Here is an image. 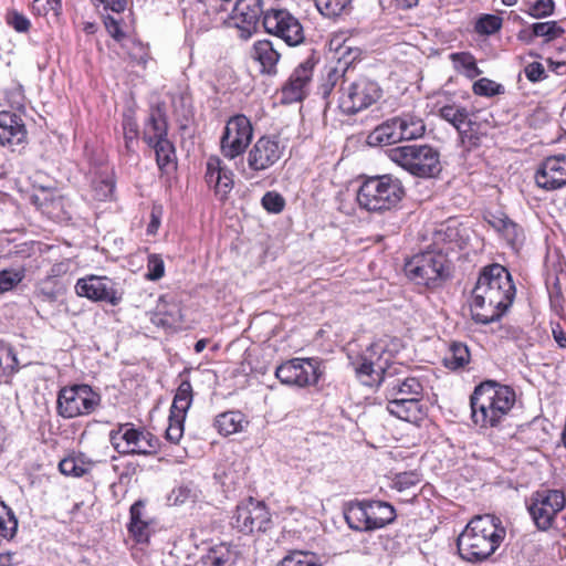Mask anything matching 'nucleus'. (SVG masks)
<instances>
[{
	"label": "nucleus",
	"instance_id": "nucleus-6",
	"mask_svg": "<svg viewBox=\"0 0 566 566\" xmlns=\"http://www.w3.org/2000/svg\"><path fill=\"white\" fill-rule=\"evenodd\" d=\"M406 275L418 285L436 289L450 276L446 255L441 250H421L405 263Z\"/></svg>",
	"mask_w": 566,
	"mask_h": 566
},
{
	"label": "nucleus",
	"instance_id": "nucleus-64",
	"mask_svg": "<svg viewBox=\"0 0 566 566\" xmlns=\"http://www.w3.org/2000/svg\"><path fill=\"white\" fill-rule=\"evenodd\" d=\"M536 38V35H533V23L530 28L521 30L517 34V39L526 44L533 43Z\"/></svg>",
	"mask_w": 566,
	"mask_h": 566
},
{
	"label": "nucleus",
	"instance_id": "nucleus-2",
	"mask_svg": "<svg viewBox=\"0 0 566 566\" xmlns=\"http://www.w3.org/2000/svg\"><path fill=\"white\" fill-rule=\"evenodd\" d=\"M505 534L497 517L490 514L478 515L458 536L459 555L471 563L486 560L500 547Z\"/></svg>",
	"mask_w": 566,
	"mask_h": 566
},
{
	"label": "nucleus",
	"instance_id": "nucleus-60",
	"mask_svg": "<svg viewBox=\"0 0 566 566\" xmlns=\"http://www.w3.org/2000/svg\"><path fill=\"white\" fill-rule=\"evenodd\" d=\"M94 7H102L105 11L120 13L126 9L127 0H91Z\"/></svg>",
	"mask_w": 566,
	"mask_h": 566
},
{
	"label": "nucleus",
	"instance_id": "nucleus-33",
	"mask_svg": "<svg viewBox=\"0 0 566 566\" xmlns=\"http://www.w3.org/2000/svg\"><path fill=\"white\" fill-rule=\"evenodd\" d=\"M249 424L241 411H226L217 416L214 427L223 436H230L243 431Z\"/></svg>",
	"mask_w": 566,
	"mask_h": 566
},
{
	"label": "nucleus",
	"instance_id": "nucleus-25",
	"mask_svg": "<svg viewBox=\"0 0 566 566\" xmlns=\"http://www.w3.org/2000/svg\"><path fill=\"white\" fill-rule=\"evenodd\" d=\"M421 400L422 398H388L387 410L403 421L418 424L426 416Z\"/></svg>",
	"mask_w": 566,
	"mask_h": 566
},
{
	"label": "nucleus",
	"instance_id": "nucleus-57",
	"mask_svg": "<svg viewBox=\"0 0 566 566\" xmlns=\"http://www.w3.org/2000/svg\"><path fill=\"white\" fill-rule=\"evenodd\" d=\"M262 207L270 213H280L285 208L284 197L276 191H268L261 199Z\"/></svg>",
	"mask_w": 566,
	"mask_h": 566
},
{
	"label": "nucleus",
	"instance_id": "nucleus-55",
	"mask_svg": "<svg viewBox=\"0 0 566 566\" xmlns=\"http://www.w3.org/2000/svg\"><path fill=\"white\" fill-rule=\"evenodd\" d=\"M103 22L107 33L120 45L128 40L123 30V20L115 19L107 14L103 17Z\"/></svg>",
	"mask_w": 566,
	"mask_h": 566
},
{
	"label": "nucleus",
	"instance_id": "nucleus-14",
	"mask_svg": "<svg viewBox=\"0 0 566 566\" xmlns=\"http://www.w3.org/2000/svg\"><path fill=\"white\" fill-rule=\"evenodd\" d=\"M380 94L376 82L361 77L342 87L338 106L345 114H356L373 105Z\"/></svg>",
	"mask_w": 566,
	"mask_h": 566
},
{
	"label": "nucleus",
	"instance_id": "nucleus-48",
	"mask_svg": "<svg viewBox=\"0 0 566 566\" xmlns=\"http://www.w3.org/2000/svg\"><path fill=\"white\" fill-rule=\"evenodd\" d=\"M24 269H4L0 271V294L13 290L23 279Z\"/></svg>",
	"mask_w": 566,
	"mask_h": 566
},
{
	"label": "nucleus",
	"instance_id": "nucleus-51",
	"mask_svg": "<svg viewBox=\"0 0 566 566\" xmlns=\"http://www.w3.org/2000/svg\"><path fill=\"white\" fill-rule=\"evenodd\" d=\"M554 10L555 2L553 0H535L528 3L524 12L533 19H543L552 15Z\"/></svg>",
	"mask_w": 566,
	"mask_h": 566
},
{
	"label": "nucleus",
	"instance_id": "nucleus-26",
	"mask_svg": "<svg viewBox=\"0 0 566 566\" xmlns=\"http://www.w3.org/2000/svg\"><path fill=\"white\" fill-rule=\"evenodd\" d=\"M27 138L25 126L20 116L11 112H0V145L13 147Z\"/></svg>",
	"mask_w": 566,
	"mask_h": 566
},
{
	"label": "nucleus",
	"instance_id": "nucleus-61",
	"mask_svg": "<svg viewBox=\"0 0 566 566\" xmlns=\"http://www.w3.org/2000/svg\"><path fill=\"white\" fill-rule=\"evenodd\" d=\"M525 76L531 82H538L545 77V69L539 62H532L524 69Z\"/></svg>",
	"mask_w": 566,
	"mask_h": 566
},
{
	"label": "nucleus",
	"instance_id": "nucleus-63",
	"mask_svg": "<svg viewBox=\"0 0 566 566\" xmlns=\"http://www.w3.org/2000/svg\"><path fill=\"white\" fill-rule=\"evenodd\" d=\"M138 134V127L137 124L133 120H126L124 123V135L126 139V145L129 147V143L136 139Z\"/></svg>",
	"mask_w": 566,
	"mask_h": 566
},
{
	"label": "nucleus",
	"instance_id": "nucleus-49",
	"mask_svg": "<svg viewBox=\"0 0 566 566\" xmlns=\"http://www.w3.org/2000/svg\"><path fill=\"white\" fill-rule=\"evenodd\" d=\"M279 566H322L313 554L302 551H294L287 554Z\"/></svg>",
	"mask_w": 566,
	"mask_h": 566
},
{
	"label": "nucleus",
	"instance_id": "nucleus-24",
	"mask_svg": "<svg viewBox=\"0 0 566 566\" xmlns=\"http://www.w3.org/2000/svg\"><path fill=\"white\" fill-rule=\"evenodd\" d=\"M485 221L503 238L504 243L511 247L521 245L524 242L523 230L509 217L501 212H488Z\"/></svg>",
	"mask_w": 566,
	"mask_h": 566
},
{
	"label": "nucleus",
	"instance_id": "nucleus-19",
	"mask_svg": "<svg viewBox=\"0 0 566 566\" xmlns=\"http://www.w3.org/2000/svg\"><path fill=\"white\" fill-rule=\"evenodd\" d=\"M75 289L80 296L95 302L117 305L122 301V293L114 287V283L111 280L104 276L90 275L80 279L76 282Z\"/></svg>",
	"mask_w": 566,
	"mask_h": 566
},
{
	"label": "nucleus",
	"instance_id": "nucleus-41",
	"mask_svg": "<svg viewBox=\"0 0 566 566\" xmlns=\"http://www.w3.org/2000/svg\"><path fill=\"white\" fill-rule=\"evenodd\" d=\"M454 69L468 78H474L482 74L478 67L474 56L469 52H457L450 54Z\"/></svg>",
	"mask_w": 566,
	"mask_h": 566
},
{
	"label": "nucleus",
	"instance_id": "nucleus-50",
	"mask_svg": "<svg viewBox=\"0 0 566 566\" xmlns=\"http://www.w3.org/2000/svg\"><path fill=\"white\" fill-rule=\"evenodd\" d=\"M457 132L459 133L460 142L465 149L470 150L480 145V135L474 119L471 120V124H465V126L457 129Z\"/></svg>",
	"mask_w": 566,
	"mask_h": 566
},
{
	"label": "nucleus",
	"instance_id": "nucleus-9",
	"mask_svg": "<svg viewBox=\"0 0 566 566\" xmlns=\"http://www.w3.org/2000/svg\"><path fill=\"white\" fill-rule=\"evenodd\" d=\"M385 346L380 343L371 344L366 352L352 363L357 378L366 386L386 382L392 377L396 368L387 367L388 359H382Z\"/></svg>",
	"mask_w": 566,
	"mask_h": 566
},
{
	"label": "nucleus",
	"instance_id": "nucleus-27",
	"mask_svg": "<svg viewBox=\"0 0 566 566\" xmlns=\"http://www.w3.org/2000/svg\"><path fill=\"white\" fill-rule=\"evenodd\" d=\"M239 558V551L229 543H219L209 547L200 557L198 566H234Z\"/></svg>",
	"mask_w": 566,
	"mask_h": 566
},
{
	"label": "nucleus",
	"instance_id": "nucleus-43",
	"mask_svg": "<svg viewBox=\"0 0 566 566\" xmlns=\"http://www.w3.org/2000/svg\"><path fill=\"white\" fill-rule=\"evenodd\" d=\"M134 65L146 69L148 61L150 60L149 49L147 45L135 39H128L120 45Z\"/></svg>",
	"mask_w": 566,
	"mask_h": 566
},
{
	"label": "nucleus",
	"instance_id": "nucleus-11",
	"mask_svg": "<svg viewBox=\"0 0 566 566\" xmlns=\"http://www.w3.org/2000/svg\"><path fill=\"white\" fill-rule=\"evenodd\" d=\"M565 504L566 499L563 491L543 489L532 494L527 509L536 527L547 531Z\"/></svg>",
	"mask_w": 566,
	"mask_h": 566
},
{
	"label": "nucleus",
	"instance_id": "nucleus-32",
	"mask_svg": "<svg viewBox=\"0 0 566 566\" xmlns=\"http://www.w3.org/2000/svg\"><path fill=\"white\" fill-rule=\"evenodd\" d=\"M144 503L137 501L130 506L129 511L130 522L128 531L138 543L148 542L151 532L149 522L144 516Z\"/></svg>",
	"mask_w": 566,
	"mask_h": 566
},
{
	"label": "nucleus",
	"instance_id": "nucleus-13",
	"mask_svg": "<svg viewBox=\"0 0 566 566\" xmlns=\"http://www.w3.org/2000/svg\"><path fill=\"white\" fill-rule=\"evenodd\" d=\"M112 446L122 454H151L158 447L157 439L149 432L136 429L129 423L120 424L109 434Z\"/></svg>",
	"mask_w": 566,
	"mask_h": 566
},
{
	"label": "nucleus",
	"instance_id": "nucleus-10",
	"mask_svg": "<svg viewBox=\"0 0 566 566\" xmlns=\"http://www.w3.org/2000/svg\"><path fill=\"white\" fill-rule=\"evenodd\" d=\"M253 133L251 120L245 115L231 116L220 137L221 155L229 160L242 156L252 142Z\"/></svg>",
	"mask_w": 566,
	"mask_h": 566
},
{
	"label": "nucleus",
	"instance_id": "nucleus-35",
	"mask_svg": "<svg viewBox=\"0 0 566 566\" xmlns=\"http://www.w3.org/2000/svg\"><path fill=\"white\" fill-rule=\"evenodd\" d=\"M32 202L49 218L57 221L64 219L63 200L61 197H54L51 192L43 190L40 195L32 196Z\"/></svg>",
	"mask_w": 566,
	"mask_h": 566
},
{
	"label": "nucleus",
	"instance_id": "nucleus-17",
	"mask_svg": "<svg viewBox=\"0 0 566 566\" xmlns=\"http://www.w3.org/2000/svg\"><path fill=\"white\" fill-rule=\"evenodd\" d=\"M276 378L285 385L306 387L315 385L319 378L317 361L312 358H293L275 369Z\"/></svg>",
	"mask_w": 566,
	"mask_h": 566
},
{
	"label": "nucleus",
	"instance_id": "nucleus-12",
	"mask_svg": "<svg viewBox=\"0 0 566 566\" xmlns=\"http://www.w3.org/2000/svg\"><path fill=\"white\" fill-rule=\"evenodd\" d=\"M265 31L282 39L287 45L296 46L304 42V29L300 20L285 9H269L263 13Z\"/></svg>",
	"mask_w": 566,
	"mask_h": 566
},
{
	"label": "nucleus",
	"instance_id": "nucleus-1",
	"mask_svg": "<svg viewBox=\"0 0 566 566\" xmlns=\"http://www.w3.org/2000/svg\"><path fill=\"white\" fill-rule=\"evenodd\" d=\"M514 296L515 286L504 266L492 264L484 268L472 291V318L484 325L500 319L512 305Z\"/></svg>",
	"mask_w": 566,
	"mask_h": 566
},
{
	"label": "nucleus",
	"instance_id": "nucleus-4",
	"mask_svg": "<svg viewBox=\"0 0 566 566\" xmlns=\"http://www.w3.org/2000/svg\"><path fill=\"white\" fill-rule=\"evenodd\" d=\"M405 195L401 181L389 175L366 179L357 191V202L369 212H385L396 208Z\"/></svg>",
	"mask_w": 566,
	"mask_h": 566
},
{
	"label": "nucleus",
	"instance_id": "nucleus-30",
	"mask_svg": "<svg viewBox=\"0 0 566 566\" xmlns=\"http://www.w3.org/2000/svg\"><path fill=\"white\" fill-rule=\"evenodd\" d=\"M465 232L467 229H461L459 227L448 226L446 228H441L432 233V243L428 244L426 248H439L442 245H448L449 248H463L470 244L469 237Z\"/></svg>",
	"mask_w": 566,
	"mask_h": 566
},
{
	"label": "nucleus",
	"instance_id": "nucleus-34",
	"mask_svg": "<svg viewBox=\"0 0 566 566\" xmlns=\"http://www.w3.org/2000/svg\"><path fill=\"white\" fill-rule=\"evenodd\" d=\"M115 181L113 171L108 168L95 172L92 180V196L97 201H106L114 195Z\"/></svg>",
	"mask_w": 566,
	"mask_h": 566
},
{
	"label": "nucleus",
	"instance_id": "nucleus-56",
	"mask_svg": "<svg viewBox=\"0 0 566 566\" xmlns=\"http://www.w3.org/2000/svg\"><path fill=\"white\" fill-rule=\"evenodd\" d=\"M18 360L12 348L0 342V373L11 374L15 370Z\"/></svg>",
	"mask_w": 566,
	"mask_h": 566
},
{
	"label": "nucleus",
	"instance_id": "nucleus-53",
	"mask_svg": "<svg viewBox=\"0 0 566 566\" xmlns=\"http://www.w3.org/2000/svg\"><path fill=\"white\" fill-rule=\"evenodd\" d=\"M472 88H473V93L475 95L488 96V97L499 95L504 92V88L501 84H499L490 78H486V77H482V78L478 80L473 84Z\"/></svg>",
	"mask_w": 566,
	"mask_h": 566
},
{
	"label": "nucleus",
	"instance_id": "nucleus-16",
	"mask_svg": "<svg viewBox=\"0 0 566 566\" xmlns=\"http://www.w3.org/2000/svg\"><path fill=\"white\" fill-rule=\"evenodd\" d=\"M271 523V515L264 503L249 499L237 506L232 526L244 534L265 532Z\"/></svg>",
	"mask_w": 566,
	"mask_h": 566
},
{
	"label": "nucleus",
	"instance_id": "nucleus-45",
	"mask_svg": "<svg viewBox=\"0 0 566 566\" xmlns=\"http://www.w3.org/2000/svg\"><path fill=\"white\" fill-rule=\"evenodd\" d=\"M18 528V520L13 512L0 501V543L10 541Z\"/></svg>",
	"mask_w": 566,
	"mask_h": 566
},
{
	"label": "nucleus",
	"instance_id": "nucleus-28",
	"mask_svg": "<svg viewBox=\"0 0 566 566\" xmlns=\"http://www.w3.org/2000/svg\"><path fill=\"white\" fill-rule=\"evenodd\" d=\"M251 57L261 66L262 73L274 74L281 54L269 40H260L252 45Z\"/></svg>",
	"mask_w": 566,
	"mask_h": 566
},
{
	"label": "nucleus",
	"instance_id": "nucleus-44",
	"mask_svg": "<svg viewBox=\"0 0 566 566\" xmlns=\"http://www.w3.org/2000/svg\"><path fill=\"white\" fill-rule=\"evenodd\" d=\"M565 29L558 21L551 20L533 23V35L543 38L545 43H549L565 34Z\"/></svg>",
	"mask_w": 566,
	"mask_h": 566
},
{
	"label": "nucleus",
	"instance_id": "nucleus-7",
	"mask_svg": "<svg viewBox=\"0 0 566 566\" xmlns=\"http://www.w3.org/2000/svg\"><path fill=\"white\" fill-rule=\"evenodd\" d=\"M388 158L417 177H433L440 170V154L430 145H407L388 150Z\"/></svg>",
	"mask_w": 566,
	"mask_h": 566
},
{
	"label": "nucleus",
	"instance_id": "nucleus-36",
	"mask_svg": "<svg viewBox=\"0 0 566 566\" xmlns=\"http://www.w3.org/2000/svg\"><path fill=\"white\" fill-rule=\"evenodd\" d=\"M367 511V501L349 503L344 512L348 526L355 531L370 532Z\"/></svg>",
	"mask_w": 566,
	"mask_h": 566
},
{
	"label": "nucleus",
	"instance_id": "nucleus-15",
	"mask_svg": "<svg viewBox=\"0 0 566 566\" xmlns=\"http://www.w3.org/2000/svg\"><path fill=\"white\" fill-rule=\"evenodd\" d=\"M284 145L276 136H261L247 154V164L253 174H260L273 167L284 154Z\"/></svg>",
	"mask_w": 566,
	"mask_h": 566
},
{
	"label": "nucleus",
	"instance_id": "nucleus-22",
	"mask_svg": "<svg viewBox=\"0 0 566 566\" xmlns=\"http://www.w3.org/2000/svg\"><path fill=\"white\" fill-rule=\"evenodd\" d=\"M259 0H238L228 20V25L239 29L243 36H250L262 14Z\"/></svg>",
	"mask_w": 566,
	"mask_h": 566
},
{
	"label": "nucleus",
	"instance_id": "nucleus-52",
	"mask_svg": "<svg viewBox=\"0 0 566 566\" xmlns=\"http://www.w3.org/2000/svg\"><path fill=\"white\" fill-rule=\"evenodd\" d=\"M502 27V18L494 14H483L475 23V31L480 34L491 35L496 33Z\"/></svg>",
	"mask_w": 566,
	"mask_h": 566
},
{
	"label": "nucleus",
	"instance_id": "nucleus-58",
	"mask_svg": "<svg viewBox=\"0 0 566 566\" xmlns=\"http://www.w3.org/2000/svg\"><path fill=\"white\" fill-rule=\"evenodd\" d=\"M165 274V262L159 254H149L147 262V272L145 279L148 281H158Z\"/></svg>",
	"mask_w": 566,
	"mask_h": 566
},
{
	"label": "nucleus",
	"instance_id": "nucleus-62",
	"mask_svg": "<svg viewBox=\"0 0 566 566\" xmlns=\"http://www.w3.org/2000/svg\"><path fill=\"white\" fill-rule=\"evenodd\" d=\"M163 216V208L160 206H154L150 212V221L147 227L148 234H155L160 226Z\"/></svg>",
	"mask_w": 566,
	"mask_h": 566
},
{
	"label": "nucleus",
	"instance_id": "nucleus-29",
	"mask_svg": "<svg viewBox=\"0 0 566 566\" xmlns=\"http://www.w3.org/2000/svg\"><path fill=\"white\" fill-rule=\"evenodd\" d=\"M423 385L419 378H395L387 384V398H422Z\"/></svg>",
	"mask_w": 566,
	"mask_h": 566
},
{
	"label": "nucleus",
	"instance_id": "nucleus-21",
	"mask_svg": "<svg viewBox=\"0 0 566 566\" xmlns=\"http://www.w3.org/2000/svg\"><path fill=\"white\" fill-rule=\"evenodd\" d=\"M536 185L547 191L566 186V155L547 157L535 174Z\"/></svg>",
	"mask_w": 566,
	"mask_h": 566
},
{
	"label": "nucleus",
	"instance_id": "nucleus-37",
	"mask_svg": "<svg viewBox=\"0 0 566 566\" xmlns=\"http://www.w3.org/2000/svg\"><path fill=\"white\" fill-rule=\"evenodd\" d=\"M167 137V122L160 109L151 111L144 128V140L148 145Z\"/></svg>",
	"mask_w": 566,
	"mask_h": 566
},
{
	"label": "nucleus",
	"instance_id": "nucleus-39",
	"mask_svg": "<svg viewBox=\"0 0 566 566\" xmlns=\"http://www.w3.org/2000/svg\"><path fill=\"white\" fill-rule=\"evenodd\" d=\"M438 114L455 129H460L462 126H465V124H471V120L473 119L464 106L455 103L441 106Z\"/></svg>",
	"mask_w": 566,
	"mask_h": 566
},
{
	"label": "nucleus",
	"instance_id": "nucleus-40",
	"mask_svg": "<svg viewBox=\"0 0 566 566\" xmlns=\"http://www.w3.org/2000/svg\"><path fill=\"white\" fill-rule=\"evenodd\" d=\"M156 317L158 324L167 327L175 326L182 321L180 306L177 303H168L165 298H160L157 305Z\"/></svg>",
	"mask_w": 566,
	"mask_h": 566
},
{
	"label": "nucleus",
	"instance_id": "nucleus-46",
	"mask_svg": "<svg viewBox=\"0 0 566 566\" xmlns=\"http://www.w3.org/2000/svg\"><path fill=\"white\" fill-rule=\"evenodd\" d=\"M317 10L327 18H336L352 9L353 0H314Z\"/></svg>",
	"mask_w": 566,
	"mask_h": 566
},
{
	"label": "nucleus",
	"instance_id": "nucleus-47",
	"mask_svg": "<svg viewBox=\"0 0 566 566\" xmlns=\"http://www.w3.org/2000/svg\"><path fill=\"white\" fill-rule=\"evenodd\" d=\"M149 146L155 149L157 165L161 170L174 164L175 148L167 137Z\"/></svg>",
	"mask_w": 566,
	"mask_h": 566
},
{
	"label": "nucleus",
	"instance_id": "nucleus-38",
	"mask_svg": "<svg viewBox=\"0 0 566 566\" xmlns=\"http://www.w3.org/2000/svg\"><path fill=\"white\" fill-rule=\"evenodd\" d=\"M470 360L471 354L468 346L460 342H453L443 357V365L448 369L459 370L468 366Z\"/></svg>",
	"mask_w": 566,
	"mask_h": 566
},
{
	"label": "nucleus",
	"instance_id": "nucleus-54",
	"mask_svg": "<svg viewBox=\"0 0 566 566\" xmlns=\"http://www.w3.org/2000/svg\"><path fill=\"white\" fill-rule=\"evenodd\" d=\"M59 470L66 476H82L88 469L78 459L70 457L60 461Z\"/></svg>",
	"mask_w": 566,
	"mask_h": 566
},
{
	"label": "nucleus",
	"instance_id": "nucleus-5",
	"mask_svg": "<svg viewBox=\"0 0 566 566\" xmlns=\"http://www.w3.org/2000/svg\"><path fill=\"white\" fill-rule=\"evenodd\" d=\"M426 123L415 109L402 112L377 126L368 136L374 145H392L423 137Z\"/></svg>",
	"mask_w": 566,
	"mask_h": 566
},
{
	"label": "nucleus",
	"instance_id": "nucleus-3",
	"mask_svg": "<svg viewBox=\"0 0 566 566\" xmlns=\"http://www.w3.org/2000/svg\"><path fill=\"white\" fill-rule=\"evenodd\" d=\"M515 398L510 386L492 380L480 384L470 398L472 421L484 429L500 426L513 408Z\"/></svg>",
	"mask_w": 566,
	"mask_h": 566
},
{
	"label": "nucleus",
	"instance_id": "nucleus-59",
	"mask_svg": "<svg viewBox=\"0 0 566 566\" xmlns=\"http://www.w3.org/2000/svg\"><path fill=\"white\" fill-rule=\"evenodd\" d=\"M6 22L17 32L25 33L31 27L30 20L17 10H9L6 14Z\"/></svg>",
	"mask_w": 566,
	"mask_h": 566
},
{
	"label": "nucleus",
	"instance_id": "nucleus-31",
	"mask_svg": "<svg viewBox=\"0 0 566 566\" xmlns=\"http://www.w3.org/2000/svg\"><path fill=\"white\" fill-rule=\"evenodd\" d=\"M367 506L370 531L382 528L396 518V510L387 502L367 501Z\"/></svg>",
	"mask_w": 566,
	"mask_h": 566
},
{
	"label": "nucleus",
	"instance_id": "nucleus-42",
	"mask_svg": "<svg viewBox=\"0 0 566 566\" xmlns=\"http://www.w3.org/2000/svg\"><path fill=\"white\" fill-rule=\"evenodd\" d=\"M421 482V476L416 471L401 472L395 475L392 488L400 493H407L411 499L417 496L416 490Z\"/></svg>",
	"mask_w": 566,
	"mask_h": 566
},
{
	"label": "nucleus",
	"instance_id": "nucleus-8",
	"mask_svg": "<svg viewBox=\"0 0 566 566\" xmlns=\"http://www.w3.org/2000/svg\"><path fill=\"white\" fill-rule=\"evenodd\" d=\"M101 403V395L88 385H73L59 390L56 399L57 415L72 419L91 415Z\"/></svg>",
	"mask_w": 566,
	"mask_h": 566
},
{
	"label": "nucleus",
	"instance_id": "nucleus-18",
	"mask_svg": "<svg viewBox=\"0 0 566 566\" xmlns=\"http://www.w3.org/2000/svg\"><path fill=\"white\" fill-rule=\"evenodd\" d=\"M192 387L189 380H182L177 388L170 408L166 438L172 443H178L184 436V422L187 411L192 403Z\"/></svg>",
	"mask_w": 566,
	"mask_h": 566
},
{
	"label": "nucleus",
	"instance_id": "nucleus-23",
	"mask_svg": "<svg viewBox=\"0 0 566 566\" xmlns=\"http://www.w3.org/2000/svg\"><path fill=\"white\" fill-rule=\"evenodd\" d=\"M313 69L314 63L311 60H306L292 72L282 90L286 102L293 103L305 97L312 81Z\"/></svg>",
	"mask_w": 566,
	"mask_h": 566
},
{
	"label": "nucleus",
	"instance_id": "nucleus-20",
	"mask_svg": "<svg viewBox=\"0 0 566 566\" xmlns=\"http://www.w3.org/2000/svg\"><path fill=\"white\" fill-rule=\"evenodd\" d=\"M233 171L217 156L211 155L206 163L205 180L213 188L216 196L220 200L227 199L234 186Z\"/></svg>",
	"mask_w": 566,
	"mask_h": 566
}]
</instances>
